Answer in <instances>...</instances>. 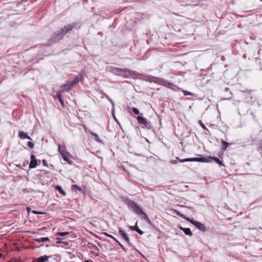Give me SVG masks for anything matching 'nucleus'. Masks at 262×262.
<instances>
[{"label":"nucleus","mask_w":262,"mask_h":262,"mask_svg":"<svg viewBox=\"0 0 262 262\" xmlns=\"http://www.w3.org/2000/svg\"><path fill=\"white\" fill-rule=\"evenodd\" d=\"M61 156L62 158V159L65 161H67L68 163H71L72 162V161L70 160V154L68 152H67L66 153H63L62 154H61Z\"/></svg>","instance_id":"obj_11"},{"label":"nucleus","mask_w":262,"mask_h":262,"mask_svg":"<svg viewBox=\"0 0 262 262\" xmlns=\"http://www.w3.org/2000/svg\"><path fill=\"white\" fill-rule=\"evenodd\" d=\"M84 262H93V261H92V260H85V261H84Z\"/></svg>","instance_id":"obj_39"},{"label":"nucleus","mask_w":262,"mask_h":262,"mask_svg":"<svg viewBox=\"0 0 262 262\" xmlns=\"http://www.w3.org/2000/svg\"><path fill=\"white\" fill-rule=\"evenodd\" d=\"M61 88H64L67 91L70 90L72 86H71L70 81H67L66 83L61 85Z\"/></svg>","instance_id":"obj_18"},{"label":"nucleus","mask_w":262,"mask_h":262,"mask_svg":"<svg viewBox=\"0 0 262 262\" xmlns=\"http://www.w3.org/2000/svg\"><path fill=\"white\" fill-rule=\"evenodd\" d=\"M94 247H95V248L96 249H98V248H97V246H94Z\"/></svg>","instance_id":"obj_42"},{"label":"nucleus","mask_w":262,"mask_h":262,"mask_svg":"<svg viewBox=\"0 0 262 262\" xmlns=\"http://www.w3.org/2000/svg\"><path fill=\"white\" fill-rule=\"evenodd\" d=\"M107 237H111L112 238H113L114 240H115L116 242L118 243V244H119V245L121 247V248L123 249V251L126 252L127 251V249L126 248H125L123 245L122 244L119 242L115 237H114L113 235H112L111 234H110L107 233H106V232H104L103 233Z\"/></svg>","instance_id":"obj_9"},{"label":"nucleus","mask_w":262,"mask_h":262,"mask_svg":"<svg viewBox=\"0 0 262 262\" xmlns=\"http://www.w3.org/2000/svg\"><path fill=\"white\" fill-rule=\"evenodd\" d=\"M123 239L128 243L129 246H132V244L130 243L128 235L124 237Z\"/></svg>","instance_id":"obj_27"},{"label":"nucleus","mask_w":262,"mask_h":262,"mask_svg":"<svg viewBox=\"0 0 262 262\" xmlns=\"http://www.w3.org/2000/svg\"><path fill=\"white\" fill-rule=\"evenodd\" d=\"M116 70L118 71L124 72L123 76L125 78L132 77L134 78H138L140 80L151 82H153L156 84H159L162 85L169 88L172 84L168 82L164 79L158 77H155L149 75H143L136 71L127 69L116 68Z\"/></svg>","instance_id":"obj_1"},{"label":"nucleus","mask_w":262,"mask_h":262,"mask_svg":"<svg viewBox=\"0 0 262 262\" xmlns=\"http://www.w3.org/2000/svg\"><path fill=\"white\" fill-rule=\"evenodd\" d=\"M76 26V24L74 23L67 25L61 28L59 30L55 32L54 34L49 39L48 43L49 45H51L58 42L61 39L63 36L70 33L71 30L74 29Z\"/></svg>","instance_id":"obj_2"},{"label":"nucleus","mask_w":262,"mask_h":262,"mask_svg":"<svg viewBox=\"0 0 262 262\" xmlns=\"http://www.w3.org/2000/svg\"><path fill=\"white\" fill-rule=\"evenodd\" d=\"M129 229L132 231H136L140 235L143 234V232L137 226V223H136L135 226H129Z\"/></svg>","instance_id":"obj_10"},{"label":"nucleus","mask_w":262,"mask_h":262,"mask_svg":"<svg viewBox=\"0 0 262 262\" xmlns=\"http://www.w3.org/2000/svg\"><path fill=\"white\" fill-rule=\"evenodd\" d=\"M27 211H28V212H30V210H31V209H30V208H29V207H27Z\"/></svg>","instance_id":"obj_38"},{"label":"nucleus","mask_w":262,"mask_h":262,"mask_svg":"<svg viewBox=\"0 0 262 262\" xmlns=\"http://www.w3.org/2000/svg\"><path fill=\"white\" fill-rule=\"evenodd\" d=\"M35 241L38 243H42V242H45L46 241H49V238L47 237H40V238L36 239Z\"/></svg>","instance_id":"obj_22"},{"label":"nucleus","mask_w":262,"mask_h":262,"mask_svg":"<svg viewBox=\"0 0 262 262\" xmlns=\"http://www.w3.org/2000/svg\"><path fill=\"white\" fill-rule=\"evenodd\" d=\"M179 229L183 231L186 235H189L190 236H191L192 235V233L191 231L190 228L180 227Z\"/></svg>","instance_id":"obj_12"},{"label":"nucleus","mask_w":262,"mask_h":262,"mask_svg":"<svg viewBox=\"0 0 262 262\" xmlns=\"http://www.w3.org/2000/svg\"><path fill=\"white\" fill-rule=\"evenodd\" d=\"M64 92V90H61L60 93H58L55 97V98H57L58 100V101H59V102L61 104V105L62 106L64 105V102H63V100H62V95L61 94V93H63Z\"/></svg>","instance_id":"obj_13"},{"label":"nucleus","mask_w":262,"mask_h":262,"mask_svg":"<svg viewBox=\"0 0 262 262\" xmlns=\"http://www.w3.org/2000/svg\"><path fill=\"white\" fill-rule=\"evenodd\" d=\"M179 162L183 163L185 162H199L203 163H208L210 162V160L207 158H186L184 159L179 160Z\"/></svg>","instance_id":"obj_4"},{"label":"nucleus","mask_w":262,"mask_h":262,"mask_svg":"<svg viewBox=\"0 0 262 262\" xmlns=\"http://www.w3.org/2000/svg\"><path fill=\"white\" fill-rule=\"evenodd\" d=\"M49 258V256L45 255V256H41L38 258L37 259V262H45L46 261H47Z\"/></svg>","instance_id":"obj_20"},{"label":"nucleus","mask_w":262,"mask_h":262,"mask_svg":"<svg viewBox=\"0 0 262 262\" xmlns=\"http://www.w3.org/2000/svg\"><path fill=\"white\" fill-rule=\"evenodd\" d=\"M136 250L138 251V252H139V253L140 255H141L142 256H144L142 254V253H141L140 252H139V251H138L137 250Z\"/></svg>","instance_id":"obj_40"},{"label":"nucleus","mask_w":262,"mask_h":262,"mask_svg":"<svg viewBox=\"0 0 262 262\" xmlns=\"http://www.w3.org/2000/svg\"><path fill=\"white\" fill-rule=\"evenodd\" d=\"M82 75L79 74L77 76H76L72 81H70L71 86H72V88L80 80L82 79Z\"/></svg>","instance_id":"obj_8"},{"label":"nucleus","mask_w":262,"mask_h":262,"mask_svg":"<svg viewBox=\"0 0 262 262\" xmlns=\"http://www.w3.org/2000/svg\"><path fill=\"white\" fill-rule=\"evenodd\" d=\"M137 119L140 124L144 125V126L147 128H150L151 127L150 122H148L146 118L141 116H138Z\"/></svg>","instance_id":"obj_5"},{"label":"nucleus","mask_w":262,"mask_h":262,"mask_svg":"<svg viewBox=\"0 0 262 262\" xmlns=\"http://www.w3.org/2000/svg\"><path fill=\"white\" fill-rule=\"evenodd\" d=\"M195 226L198 228L199 230H201V231H205L206 230V227L203 224H202L201 223L199 222H198L195 223Z\"/></svg>","instance_id":"obj_16"},{"label":"nucleus","mask_w":262,"mask_h":262,"mask_svg":"<svg viewBox=\"0 0 262 262\" xmlns=\"http://www.w3.org/2000/svg\"><path fill=\"white\" fill-rule=\"evenodd\" d=\"M182 92H183L184 96L192 95H193V94L192 93L188 92L186 90H183Z\"/></svg>","instance_id":"obj_28"},{"label":"nucleus","mask_w":262,"mask_h":262,"mask_svg":"<svg viewBox=\"0 0 262 262\" xmlns=\"http://www.w3.org/2000/svg\"><path fill=\"white\" fill-rule=\"evenodd\" d=\"M179 160V158L178 157H177L176 158V160H174L171 161V163L173 164H177V160Z\"/></svg>","instance_id":"obj_35"},{"label":"nucleus","mask_w":262,"mask_h":262,"mask_svg":"<svg viewBox=\"0 0 262 262\" xmlns=\"http://www.w3.org/2000/svg\"><path fill=\"white\" fill-rule=\"evenodd\" d=\"M208 159L209 160V159L213 160L216 163H217L220 165L224 166V165L223 163V162L221 161L219 158L215 157H209Z\"/></svg>","instance_id":"obj_19"},{"label":"nucleus","mask_w":262,"mask_h":262,"mask_svg":"<svg viewBox=\"0 0 262 262\" xmlns=\"http://www.w3.org/2000/svg\"><path fill=\"white\" fill-rule=\"evenodd\" d=\"M19 136L21 139H27L30 140H32V139L31 137L29 136H28L26 133H24V132H19L18 133Z\"/></svg>","instance_id":"obj_17"},{"label":"nucleus","mask_w":262,"mask_h":262,"mask_svg":"<svg viewBox=\"0 0 262 262\" xmlns=\"http://www.w3.org/2000/svg\"><path fill=\"white\" fill-rule=\"evenodd\" d=\"M132 110L133 113L135 114L138 115V114H140V112H139V110L137 108H136V107H133Z\"/></svg>","instance_id":"obj_26"},{"label":"nucleus","mask_w":262,"mask_h":262,"mask_svg":"<svg viewBox=\"0 0 262 262\" xmlns=\"http://www.w3.org/2000/svg\"><path fill=\"white\" fill-rule=\"evenodd\" d=\"M82 75L79 74L77 76H76L72 81H70L71 86H72V88L80 80L82 79Z\"/></svg>","instance_id":"obj_7"},{"label":"nucleus","mask_w":262,"mask_h":262,"mask_svg":"<svg viewBox=\"0 0 262 262\" xmlns=\"http://www.w3.org/2000/svg\"><path fill=\"white\" fill-rule=\"evenodd\" d=\"M127 205L128 207L131 208L134 212H135L139 215H142V218L143 219L146 220L148 223L150 222V221L147 217V215L144 212L142 209L135 202L129 200Z\"/></svg>","instance_id":"obj_3"},{"label":"nucleus","mask_w":262,"mask_h":262,"mask_svg":"<svg viewBox=\"0 0 262 262\" xmlns=\"http://www.w3.org/2000/svg\"><path fill=\"white\" fill-rule=\"evenodd\" d=\"M222 146L221 147L222 149L223 150H225L227 147L229 145V143L226 141H224L223 140H222Z\"/></svg>","instance_id":"obj_25"},{"label":"nucleus","mask_w":262,"mask_h":262,"mask_svg":"<svg viewBox=\"0 0 262 262\" xmlns=\"http://www.w3.org/2000/svg\"><path fill=\"white\" fill-rule=\"evenodd\" d=\"M55 189L62 195L65 196L66 195V192L62 189L61 186L59 185L56 186Z\"/></svg>","instance_id":"obj_21"},{"label":"nucleus","mask_w":262,"mask_h":262,"mask_svg":"<svg viewBox=\"0 0 262 262\" xmlns=\"http://www.w3.org/2000/svg\"><path fill=\"white\" fill-rule=\"evenodd\" d=\"M112 113H113V117H114V119L117 121V119H116V118L115 117V115H114V111H112Z\"/></svg>","instance_id":"obj_37"},{"label":"nucleus","mask_w":262,"mask_h":262,"mask_svg":"<svg viewBox=\"0 0 262 262\" xmlns=\"http://www.w3.org/2000/svg\"><path fill=\"white\" fill-rule=\"evenodd\" d=\"M32 213L34 214H42L44 213L43 212H39V211H36V210H33Z\"/></svg>","instance_id":"obj_33"},{"label":"nucleus","mask_w":262,"mask_h":262,"mask_svg":"<svg viewBox=\"0 0 262 262\" xmlns=\"http://www.w3.org/2000/svg\"><path fill=\"white\" fill-rule=\"evenodd\" d=\"M42 164L45 166H47L48 165L47 162V161L46 160H42Z\"/></svg>","instance_id":"obj_36"},{"label":"nucleus","mask_w":262,"mask_h":262,"mask_svg":"<svg viewBox=\"0 0 262 262\" xmlns=\"http://www.w3.org/2000/svg\"><path fill=\"white\" fill-rule=\"evenodd\" d=\"M73 188H75L76 190H81V188L77 185H73Z\"/></svg>","instance_id":"obj_34"},{"label":"nucleus","mask_w":262,"mask_h":262,"mask_svg":"<svg viewBox=\"0 0 262 262\" xmlns=\"http://www.w3.org/2000/svg\"><path fill=\"white\" fill-rule=\"evenodd\" d=\"M119 234L124 238L126 236H127V234L122 230L121 228H119L118 229Z\"/></svg>","instance_id":"obj_24"},{"label":"nucleus","mask_w":262,"mask_h":262,"mask_svg":"<svg viewBox=\"0 0 262 262\" xmlns=\"http://www.w3.org/2000/svg\"><path fill=\"white\" fill-rule=\"evenodd\" d=\"M27 145L30 148H33L34 147V144L33 142H31V141H29L27 143Z\"/></svg>","instance_id":"obj_31"},{"label":"nucleus","mask_w":262,"mask_h":262,"mask_svg":"<svg viewBox=\"0 0 262 262\" xmlns=\"http://www.w3.org/2000/svg\"><path fill=\"white\" fill-rule=\"evenodd\" d=\"M58 151L60 155L68 152L66 146H61L60 144L58 145Z\"/></svg>","instance_id":"obj_14"},{"label":"nucleus","mask_w":262,"mask_h":262,"mask_svg":"<svg viewBox=\"0 0 262 262\" xmlns=\"http://www.w3.org/2000/svg\"><path fill=\"white\" fill-rule=\"evenodd\" d=\"M175 211L177 213V214H178L179 216L183 217V219H185V220H186L187 221H188V222H189L190 223H191V224H192L194 225H195V224L194 223L197 222V221H195L192 220H191L190 219H189L188 217H186L184 215L181 214L180 212L178 211Z\"/></svg>","instance_id":"obj_15"},{"label":"nucleus","mask_w":262,"mask_h":262,"mask_svg":"<svg viewBox=\"0 0 262 262\" xmlns=\"http://www.w3.org/2000/svg\"><path fill=\"white\" fill-rule=\"evenodd\" d=\"M37 165V161L35 156L33 155H31V161L29 164V168H34Z\"/></svg>","instance_id":"obj_6"},{"label":"nucleus","mask_w":262,"mask_h":262,"mask_svg":"<svg viewBox=\"0 0 262 262\" xmlns=\"http://www.w3.org/2000/svg\"><path fill=\"white\" fill-rule=\"evenodd\" d=\"M2 256V254L0 253V257Z\"/></svg>","instance_id":"obj_41"},{"label":"nucleus","mask_w":262,"mask_h":262,"mask_svg":"<svg viewBox=\"0 0 262 262\" xmlns=\"http://www.w3.org/2000/svg\"><path fill=\"white\" fill-rule=\"evenodd\" d=\"M105 97L106 99H108V100L110 101V102L112 103V104L114 106V101L112 100V99L111 98H110V97L107 96V95H105Z\"/></svg>","instance_id":"obj_30"},{"label":"nucleus","mask_w":262,"mask_h":262,"mask_svg":"<svg viewBox=\"0 0 262 262\" xmlns=\"http://www.w3.org/2000/svg\"><path fill=\"white\" fill-rule=\"evenodd\" d=\"M200 124H201V127H202L204 129H205L206 131H208V132H209V130L207 128V127H206V126H205L203 123H202L201 122H200Z\"/></svg>","instance_id":"obj_32"},{"label":"nucleus","mask_w":262,"mask_h":262,"mask_svg":"<svg viewBox=\"0 0 262 262\" xmlns=\"http://www.w3.org/2000/svg\"><path fill=\"white\" fill-rule=\"evenodd\" d=\"M91 135L94 137V139L98 143H102V141L99 139V136L96 133H91Z\"/></svg>","instance_id":"obj_23"},{"label":"nucleus","mask_w":262,"mask_h":262,"mask_svg":"<svg viewBox=\"0 0 262 262\" xmlns=\"http://www.w3.org/2000/svg\"><path fill=\"white\" fill-rule=\"evenodd\" d=\"M69 232H59L58 233V235L61 236H66L68 234H69Z\"/></svg>","instance_id":"obj_29"}]
</instances>
